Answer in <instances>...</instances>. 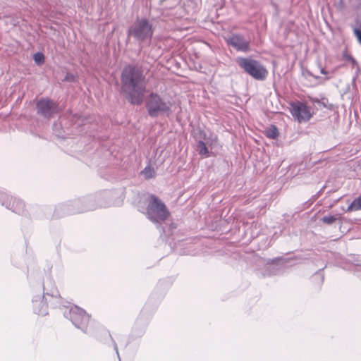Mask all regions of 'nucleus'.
<instances>
[{
    "label": "nucleus",
    "mask_w": 361,
    "mask_h": 361,
    "mask_svg": "<svg viewBox=\"0 0 361 361\" xmlns=\"http://www.w3.org/2000/svg\"><path fill=\"white\" fill-rule=\"evenodd\" d=\"M123 91L133 104H140L145 92V77L142 71L133 66L124 68L122 73Z\"/></svg>",
    "instance_id": "f257e3e1"
},
{
    "label": "nucleus",
    "mask_w": 361,
    "mask_h": 361,
    "mask_svg": "<svg viewBox=\"0 0 361 361\" xmlns=\"http://www.w3.org/2000/svg\"><path fill=\"white\" fill-rule=\"evenodd\" d=\"M145 214L152 222L161 224L168 218L169 212L165 204L159 197L151 195L147 200Z\"/></svg>",
    "instance_id": "f03ea898"
},
{
    "label": "nucleus",
    "mask_w": 361,
    "mask_h": 361,
    "mask_svg": "<svg viewBox=\"0 0 361 361\" xmlns=\"http://www.w3.org/2000/svg\"><path fill=\"white\" fill-rule=\"evenodd\" d=\"M146 107L149 115L152 117L169 115L171 113V103L154 93L149 96L146 102Z\"/></svg>",
    "instance_id": "7ed1b4c3"
},
{
    "label": "nucleus",
    "mask_w": 361,
    "mask_h": 361,
    "mask_svg": "<svg viewBox=\"0 0 361 361\" xmlns=\"http://www.w3.org/2000/svg\"><path fill=\"white\" fill-rule=\"evenodd\" d=\"M237 62L240 68L256 80H263L268 75L264 66L256 60L240 57L237 59Z\"/></svg>",
    "instance_id": "20e7f679"
},
{
    "label": "nucleus",
    "mask_w": 361,
    "mask_h": 361,
    "mask_svg": "<svg viewBox=\"0 0 361 361\" xmlns=\"http://www.w3.org/2000/svg\"><path fill=\"white\" fill-rule=\"evenodd\" d=\"M129 35L137 41L149 40L153 35L152 25L147 19L137 20L130 27Z\"/></svg>",
    "instance_id": "39448f33"
},
{
    "label": "nucleus",
    "mask_w": 361,
    "mask_h": 361,
    "mask_svg": "<svg viewBox=\"0 0 361 361\" xmlns=\"http://www.w3.org/2000/svg\"><path fill=\"white\" fill-rule=\"evenodd\" d=\"M71 318L73 324L85 332L92 324L90 316L84 310L77 306L71 309Z\"/></svg>",
    "instance_id": "423d86ee"
},
{
    "label": "nucleus",
    "mask_w": 361,
    "mask_h": 361,
    "mask_svg": "<svg viewBox=\"0 0 361 361\" xmlns=\"http://www.w3.org/2000/svg\"><path fill=\"white\" fill-rule=\"evenodd\" d=\"M228 45L238 51L247 53L250 51V41L239 34H232L226 38Z\"/></svg>",
    "instance_id": "0eeeda50"
},
{
    "label": "nucleus",
    "mask_w": 361,
    "mask_h": 361,
    "mask_svg": "<svg viewBox=\"0 0 361 361\" xmlns=\"http://www.w3.org/2000/svg\"><path fill=\"white\" fill-rule=\"evenodd\" d=\"M37 114L46 118H50L57 112L58 106L52 100L49 99H41L37 104Z\"/></svg>",
    "instance_id": "6e6552de"
},
{
    "label": "nucleus",
    "mask_w": 361,
    "mask_h": 361,
    "mask_svg": "<svg viewBox=\"0 0 361 361\" xmlns=\"http://www.w3.org/2000/svg\"><path fill=\"white\" fill-rule=\"evenodd\" d=\"M291 113L299 122L307 121L312 116L309 108L301 102L295 103L291 105Z\"/></svg>",
    "instance_id": "1a4fd4ad"
},
{
    "label": "nucleus",
    "mask_w": 361,
    "mask_h": 361,
    "mask_svg": "<svg viewBox=\"0 0 361 361\" xmlns=\"http://www.w3.org/2000/svg\"><path fill=\"white\" fill-rule=\"evenodd\" d=\"M5 203L8 209L17 214H22L24 212L25 204L19 199L10 197L7 198Z\"/></svg>",
    "instance_id": "9d476101"
},
{
    "label": "nucleus",
    "mask_w": 361,
    "mask_h": 361,
    "mask_svg": "<svg viewBox=\"0 0 361 361\" xmlns=\"http://www.w3.org/2000/svg\"><path fill=\"white\" fill-rule=\"evenodd\" d=\"M217 142L216 137H212L209 141L206 140V142L199 141L197 145V151L200 155L204 156L206 157H209V152L208 149L207 145L212 148L213 145H215Z\"/></svg>",
    "instance_id": "9b49d317"
},
{
    "label": "nucleus",
    "mask_w": 361,
    "mask_h": 361,
    "mask_svg": "<svg viewBox=\"0 0 361 361\" xmlns=\"http://www.w3.org/2000/svg\"><path fill=\"white\" fill-rule=\"evenodd\" d=\"M361 210V195L355 199L351 204L348 206L345 212H349L352 211Z\"/></svg>",
    "instance_id": "f8f14e48"
},
{
    "label": "nucleus",
    "mask_w": 361,
    "mask_h": 361,
    "mask_svg": "<svg viewBox=\"0 0 361 361\" xmlns=\"http://www.w3.org/2000/svg\"><path fill=\"white\" fill-rule=\"evenodd\" d=\"M265 135L269 138L276 139L279 135L277 128L274 126H271L265 130Z\"/></svg>",
    "instance_id": "ddd939ff"
},
{
    "label": "nucleus",
    "mask_w": 361,
    "mask_h": 361,
    "mask_svg": "<svg viewBox=\"0 0 361 361\" xmlns=\"http://www.w3.org/2000/svg\"><path fill=\"white\" fill-rule=\"evenodd\" d=\"M142 174L145 176V178L149 179L154 178L155 176V171L154 169L150 166H147L142 171Z\"/></svg>",
    "instance_id": "4468645a"
},
{
    "label": "nucleus",
    "mask_w": 361,
    "mask_h": 361,
    "mask_svg": "<svg viewBox=\"0 0 361 361\" xmlns=\"http://www.w3.org/2000/svg\"><path fill=\"white\" fill-rule=\"evenodd\" d=\"M33 59L37 65H41L44 62V56L42 53L37 52L34 54Z\"/></svg>",
    "instance_id": "2eb2a0df"
},
{
    "label": "nucleus",
    "mask_w": 361,
    "mask_h": 361,
    "mask_svg": "<svg viewBox=\"0 0 361 361\" xmlns=\"http://www.w3.org/2000/svg\"><path fill=\"white\" fill-rule=\"evenodd\" d=\"M336 219L337 218L335 216L329 215L322 217V221L326 224H332Z\"/></svg>",
    "instance_id": "dca6fc26"
},
{
    "label": "nucleus",
    "mask_w": 361,
    "mask_h": 361,
    "mask_svg": "<svg viewBox=\"0 0 361 361\" xmlns=\"http://www.w3.org/2000/svg\"><path fill=\"white\" fill-rule=\"evenodd\" d=\"M344 57L350 62H351V63L353 64V66H356L357 65V62L354 59L353 57H352L350 55H345Z\"/></svg>",
    "instance_id": "f3484780"
},
{
    "label": "nucleus",
    "mask_w": 361,
    "mask_h": 361,
    "mask_svg": "<svg viewBox=\"0 0 361 361\" xmlns=\"http://www.w3.org/2000/svg\"><path fill=\"white\" fill-rule=\"evenodd\" d=\"M354 33L355 36L357 37L359 42L361 44V30L359 29H354Z\"/></svg>",
    "instance_id": "a211bd4d"
},
{
    "label": "nucleus",
    "mask_w": 361,
    "mask_h": 361,
    "mask_svg": "<svg viewBox=\"0 0 361 361\" xmlns=\"http://www.w3.org/2000/svg\"><path fill=\"white\" fill-rule=\"evenodd\" d=\"M357 275L361 278V267H359L356 269V271H355Z\"/></svg>",
    "instance_id": "6ab92c4d"
},
{
    "label": "nucleus",
    "mask_w": 361,
    "mask_h": 361,
    "mask_svg": "<svg viewBox=\"0 0 361 361\" xmlns=\"http://www.w3.org/2000/svg\"><path fill=\"white\" fill-rule=\"evenodd\" d=\"M38 306H40L41 307H45V310L47 309V305L44 304V302L42 300H40L39 302Z\"/></svg>",
    "instance_id": "aec40b11"
},
{
    "label": "nucleus",
    "mask_w": 361,
    "mask_h": 361,
    "mask_svg": "<svg viewBox=\"0 0 361 361\" xmlns=\"http://www.w3.org/2000/svg\"><path fill=\"white\" fill-rule=\"evenodd\" d=\"M321 73L324 75L326 74V72L323 68L321 69Z\"/></svg>",
    "instance_id": "412c9836"
},
{
    "label": "nucleus",
    "mask_w": 361,
    "mask_h": 361,
    "mask_svg": "<svg viewBox=\"0 0 361 361\" xmlns=\"http://www.w3.org/2000/svg\"><path fill=\"white\" fill-rule=\"evenodd\" d=\"M116 354L118 355V358L120 359V357H119V355H118V351H116Z\"/></svg>",
    "instance_id": "4be33fe9"
},
{
    "label": "nucleus",
    "mask_w": 361,
    "mask_h": 361,
    "mask_svg": "<svg viewBox=\"0 0 361 361\" xmlns=\"http://www.w3.org/2000/svg\"><path fill=\"white\" fill-rule=\"evenodd\" d=\"M123 202V200H121L119 202V204H121Z\"/></svg>",
    "instance_id": "5701e85b"
}]
</instances>
